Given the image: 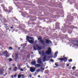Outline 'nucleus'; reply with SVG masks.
Returning a JSON list of instances; mask_svg holds the SVG:
<instances>
[{
  "instance_id": "nucleus-18",
  "label": "nucleus",
  "mask_w": 78,
  "mask_h": 78,
  "mask_svg": "<svg viewBox=\"0 0 78 78\" xmlns=\"http://www.w3.org/2000/svg\"><path fill=\"white\" fill-rule=\"evenodd\" d=\"M3 10L5 11H7V9L6 8V7H5L3 8Z\"/></svg>"
},
{
  "instance_id": "nucleus-2",
  "label": "nucleus",
  "mask_w": 78,
  "mask_h": 78,
  "mask_svg": "<svg viewBox=\"0 0 78 78\" xmlns=\"http://www.w3.org/2000/svg\"><path fill=\"white\" fill-rule=\"evenodd\" d=\"M51 53V48H49L48 50L45 52L46 54L47 55H49Z\"/></svg>"
},
{
  "instance_id": "nucleus-33",
  "label": "nucleus",
  "mask_w": 78,
  "mask_h": 78,
  "mask_svg": "<svg viewBox=\"0 0 78 78\" xmlns=\"http://www.w3.org/2000/svg\"><path fill=\"white\" fill-rule=\"evenodd\" d=\"M41 70H44V69L42 68H41Z\"/></svg>"
},
{
  "instance_id": "nucleus-16",
  "label": "nucleus",
  "mask_w": 78,
  "mask_h": 78,
  "mask_svg": "<svg viewBox=\"0 0 78 78\" xmlns=\"http://www.w3.org/2000/svg\"><path fill=\"white\" fill-rule=\"evenodd\" d=\"M17 67H15L14 69H13V71H17Z\"/></svg>"
},
{
  "instance_id": "nucleus-40",
  "label": "nucleus",
  "mask_w": 78,
  "mask_h": 78,
  "mask_svg": "<svg viewBox=\"0 0 78 78\" xmlns=\"http://www.w3.org/2000/svg\"><path fill=\"white\" fill-rule=\"evenodd\" d=\"M55 66H58V65H57V64H56V63H55Z\"/></svg>"
},
{
  "instance_id": "nucleus-27",
  "label": "nucleus",
  "mask_w": 78,
  "mask_h": 78,
  "mask_svg": "<svg viewBox=\"0 0 78 78\" xmlns=\"http://www.w3.org/2000/svg\"><path fill=\"white\" fill-rule=\"evenodd\" d=\"M9 61L11 62V61H12V58H10L9 59Z\"/></svg>"
},
{
  "instance_id": "nucleus-14",
  "label": "nucleus",
  "mask_w": 78,
  "mask_h": 78,
  "mask_svg": "<svg viewBox=\"0 0 78 78\" xmlns=\"http://www.w3.org/2000/svg\"><path fill=\"white\" fill-rule=\"evenodd\" d=\"M45 42H46L47 44H48V43H51V41L48 40L46 39Z\"/></svg>"
},
{
  "instance_id": "nucleus-37",
  "label": "nucleus",
  "mask_w": 78,
  "mask_h": 78,
  "mask_svg": "<svg viewBox=\"0 0 78 78\" xmlns=\"http://www.w3.org/2000/svg\"><path fill=\"white\" fill-rule=\"evenodd\" d=\"M9 69V70H11V69H12V68H10Z\"/></svg>"
},
{
  "instance_id": "nucleus-42",
  "label": "nucleus",
  "mask_w": 78,
  "mask_h": 78,
  "mask_svg": "<svg viewBox=\"0 0 78 78\" xmlns=\"http://www.w3.org/2000/svg\"><path fill=\"white\" fill-rule=\"evenodd\" d=\"M27 66L28 68H30V66H28V65H27Z\"/></svg>"
},
{
  "instance_id": "nucleus-10",
  "label": "nucleus",
  "mask_w": 78,
  "mask_h": 78,
  "mask_svg": "<svg viewBox=\"0 0 78 78\" xmlns=\"http://www.w3.org/2000/svg\"><path fill=\"white\" fill-rule=\"evenodd\" d=\"M30 39H32V40H33V39H34V38L32 37H30L28 36H27V37L26 40L27 41V40H30Z\"/></svg>"
},
{
  "instance_id": "nucleus-43",
  "label": "nucleus",
  "mask_w": 78,
  "mask_h": 78,
  "mask_svg": "<svg viewBox=\"0 0 78 78\" xmlns=\"http://www.w3.org/2000/svg\"><path fill=\"white\" fill-rule=\"evenodd\" d=\"M20 48L19 47L18 48V50H20Z\"/></svg>"
},
{
  "instance_id": "nucleus-23",
  "label": "nucleus",
  "mask_w": 78,
  "mask_h": 78,
  "mask_svg": "<svg viewBox=\"0 0 78 78\" xmlns=\"http://www.w3.org/2000/svg\"><path fill=\"white\" fill-rule=\"evenodd\" d=\"M1 6H2V7H3V8H5V5L2 4Z\"/></svg>"
},
{
  "instance_id": "nucleus-6",
  "label": "nucleus",
  "mask_w": 78,
  "mask_h": 78,
  "mask_svg": "<svg viewBox=\"0 0 78 78\" xmlns=\"http://www.w3.org/2000/svg\"><path fill=\"white\" fill-rule=\"evenodd\" d=\"M34 39H33L32 40H27V41L29 42V43H30V44H34Z\"/></svg>"
},
{
  "instance_id": "nucleus-29",
  "label": "nucleus",
  "mask_w": 78,
  "mask_h": 78,
  "mask_svg": "<svg viewBox=\"0 0 78 78\" xmlns=\"http://www.w3.org/2000/svg\"><path fill=\"white\" fill-rule=\"evenodd\" d=\"M0 73H2V74H3V71H0Z\"/></svg>"
},
{
  "instance_id": "nucleus-36",
  "label": "nucleus",
  "mask_w": 78,
  "mask_h": 78,
  "mask_svg": "<svg viewBox=\"0 0 78 78\" xmlns=\"http://www.w3.org/2000/svg\"><path fill=\"white\" fill-rule=\"evenodd\" d=\"M64 58V60H65V59H67V58L66 57H64V58Z\"/></svg>"
},
{
  "instance_id": "nucleus-35",
  "label": "nucleus",
  "mask_w": 78,
  "mask_h": 78,
  "mask_svg": "<svg viewBox=\"0 0 78 78\" xmlns=\"http://www.w3.org/2000/svg\"><path fill=\"white\" fill-rule=\"evenodd\" d=\"M14 77H16L17 76V75H16V74H15V75H14Z\"/></svg>"
},
{
  "instance_id": "nucleus-4",
  "label": "nucleus",
  "mask_w": 78,
  "mask_h": 78,
  "mask_svg": "<svg viewBox=\"0 0 78 78\" xmlns=\"http://www.w3.org/2000/svg\"><path fill=\"white\" fill-rule=\"evenodd\" d=\"M37 62L38 64H43V63L42 62V60H41V58H38V60L37 61Z\"/></svg>"
},
{
  "instance_id": "nucleus-52",
  "label": "nucleus",
  "mask_w": 78,
  "mask_h": 78,
  "mask_svg": "<svg viewBox=\"0 0 78 78\" xmlns=\"http://www.w3.org/2000/svg\"><path fill=\"white\" fill-rule=\"evenodd\" d=\"M22 16H23V14H22Z\"/></svg>"
},
{
  "instance_id": "nucleus-50",
  "label": "nucleus",
  "mask_w": 78,
  "mask_h": 78,
  "mask_svg": "<svg viewBox=\"0 0 78 78\" xmlns=\"http://www.w3.org/2000/svg\"><path fill=\"white\" fill-rule=\"evenodd\" d=\"M35 74H36V73H35Z\"/></svg>"
},
{
  "instance_id": "nucleus-38",
  "label": "nucleus",
  "mask_w": 78,
  "mask_h": 78,
  "mask_svg": "<svg viewBox=\"0 0 78 78\" xmlns=\"http://www.w3.org/2000/svg\"><path fill=\"white\" fill-rule=\"evenodd\" d=\"M13 28H14V27H10V28H11L12 29H13Z\"/></svg>"
},
{
  "instance_id": "nucleus-31",
  "label": "nucleus",
  "mask_w": 78,
  "mask_h": 78,
  "mask_svg": "<svg viewBox=\"0 0 78 78\" xmlns=\"http://www.w3.org/2000/svg\"><path fill=\"white\" fill-rule=\"evenodd\" d=\"M20 71H21V72H23V69H20Z\"/></svg>"
},
{
  "instance_id": "nucleus-19",
  "label": "nucleus",
  "mask_w": 78,
  "mask_h": 78,
  "mask_svg": "<svg viewBox=\"0 0 78 78\" xmlns=\"http://www.w3.org/2000/svg\"><path fill=\"white\" fill-rule=\"evenodd\" d=\"M12 19H13V20H17V19L16 17H12Z\"/></svg>"
},
{
  "instance_id": "nucleus-56",
  "label": "nucleus",
  "mask_w": 78,
  "mask_h": 78,
  "mask_svg": "<svg viewBox=\"0 0 78 78\" xmlns=\"http://www.w3.org/2000/svg\"><path fill=\"white\" fill-rule=\"evenodd\" d=\"M77 18H78V17H77Z\"/></svg>"
},
{
  "instance_id": "nucleus-26",
  "label": "nucleus",
  "mask_w": 78,
  "mask_h": 78,
  "mask_svg": "<svg viewBox=\"0 0 78 78\" xmlns=\"http://www.w3.org/2000/svg\"><path fill=\"white\" fill-rule=\"evenodd\" d=\"M21 76L22 77V78L24 77H25V76H24V75L23 74H22L21 75Z\"/></svg>"
},
{
  "instance_id": "nucleus-49",
  "label": "nucleus",
  "mask_w": 78,
  "mask_h": 78,
  "mask_svg": "<svg viewBox=\"0 0 78 78\" xmlns=\"http://www.w3.org/2000/svg\"><path fill=\"white\" fill-rule=\"evenodd\" d=\"M0 55H1V56H2V55H2V54H0Z\"/></svg>"
},
{
  "instance_id": "nucleus-1",
  "label": "nucleus",
  "mask_w": 78,
  "mask_h": 78,
  "mask_svg": "<svg viewBox=\"0 0 78 78\" xmlns=\"http://www.w3.org/2000/svg\"><path fill=\"white\" fill-rule=\"evenodd\" d=\"M34 50H36V49L37 50H40L41 49V48L38 45L34 46Z\"/></svg>"
},
{
  "instance_id": "nucleus-3",
  "label": "nucleus",
  "mask_w": 78,
  "mask_h": 78,
  "mask_svg": "<svg viewBox=\"0 0 78 78\" xmlns=\"http://www.w3.org/2000/svg\"><path fill=\"white\" fill-rule=\"evenodd\" d=\"M36 70V68L33 66H32L30 68V71L32 73L34 72Z\"/></svg>"
},
{
  "instance_id": "nucleus-47",
  "label": "nucleus",
  "mask_w": 78,
  "mask_h": 78,
  "mask_svg": "<svg viewBox=\"0 0 78 78\" xmlns=\"http://www.w3.org/2000/svg\"><path fill=\"white\" fill-rule=\"evenodd\" d=\"M38 78H40V75L38 76Z\"/></svg>"
},
{
  "instance_id": "nucleus-41",
  "label": "nucleus",
  "mask_w": 78,
  "mask_h": 78,
  "mask_svg": "<svg viewBox=\"0 0 78 78\" xmlns=\"http://www.w3.org/2000/svg\"><path fill=\"white\" fill-rule=\"evenodd\" d=\"M67 67H69V64H67Z\"/></svg>"
},
{
  "instance_id": "nucleus-45",
  "label": "nucleus",
  "mask_w": 78,
  "mask_h": 78,
  "mask_svg": "<svg viewBox=\"0 0 78 78\" xmlns=\"http://www.w3.org/2000/svg\"><path fill=\"white\" fill-rule=\"evenodd\" d=\"M4 24L5 25V26H7V24Z\"/></svg>"
},
{
  "instance_id": "nucleus-44",
  "label": "nucleus",
  "mask_w": 78,
  "mask_h": 78,
  "mask_svg": "<svg viewBox=\"0 0 78 78\" xmlns=\"http://www.w3.org/2000/svg\"><path fill=\"white\" fill-rule=\"evenodd\" d=\"M29 76H30V77H32L31 75H29Z\"/></svg>"
},
{
  "instance_id": "nucleus-11",
  "label": "nucleus",
  "mask_w": 78,
  "mask_h": 78,
  "mask_svg": "<svg viewBox=\"0 0 78 78\" xmlns=\"http://www.w3.org/2000/svg\"><path fill=\"white\" fill-rule=\"evenodd\" d=\"M39 41L40 42L42 45H44L45 44V41L43 40H41Z\"/></svg>"
},
{
  "instance_id": "nucleus-46",
  "label": "nucleus",
  "mask_w": 78,
  "mask_h": 78,
  "mask_svg": "<svg viewBox=\"0 0 78 78\" xmlns=\"http://www.w3.org/2000/svg\"><path fill=\"white\" fill-rule=\"evenodd\" d=\"M48 59H50V56H48Z\"/></svg>"
},
{
  "instance_id": "nucleus-54",
  "label": "nucleus",
  "mask_w": 78,
  "mask_h": 78,
  "mask_svg": "<svg viewBox=\"0 0 78 78\" xmlns=\"http://www.w3.org/2000/svg\"><path fill=\"white\" fill-rule=\"evenodd\" d=\"M9 31H10V30H9Z\"/></svg>"
},
{
  "instance_id": "nucleus-53",
  "label": "nucleus",
  "mask_w": 78,
  "mask_h": 78,
  "mask_svg": "<svg viewBox=\"0 0 78 78\" xmlns=\"http://www.w3.org/2000/svg\"><path fill=\"white\" fill-rule=\"evenodd\" d=\"M22 78H24V77H22Z\"/></svg>"
},
{
  "instance_id": "nucleus-20",
  "label": "nucleus",
  "mask_w": 78,
  "mask_h": 78,
  "mask_svg": "<svg viewBox=\"0 0 78 78\" xmlns=\"http://www.w3.org/2000/svg\"><path fill=\"white\" fill-rule=\"evenodd\" d=\"M58 52H56L55 54V57H56V56H57V55H57V54H58Z\"/></svg>"
},
{
  "instance_id": "nucleus-25",
  "label": "nucleus",
  "mask_w": 78,
  "mask_h": 78,
  "mask_svg": "<svg viewBox=\"0 0 78 78\" xmlns=\"http://www.w3.org/2000/svg\"><path fill=\"white\" fill-rule=\"evenodd\" d=\"M38 40H42V38L41 37H39L38 38Z\"/></svg>"
},
{
  "instance_id": "nucleus-21",
  "label": "nucleus",
  "mask_w": 78,
  "mask_h": 78,
  "mask_svg": "<svg viewBox=\"0 0 78 78\" xmlns=\"http://www.w3.org/2000/svg\"><path fill=\"white\" fill-rule=\"evenodd\" d=\"M40 69H38L37 70H36V71L37 72H40Z\"/></svg>"
},
{
  "instance_id": "nucleus-17",
  "label": "nucleus",
  "mask_w": 78,
  "mask_h": 78,
  "mask_svg": "<svg viewBox=\"0 0 78 78\" xmlns=\"http://www.w3.org/2000/svg\"><path fill=\"white\" fill-rule=\"evenodd\" d=\"M15 58H16V59H15L16 60H17V59L18 58V55H17V54H16L15 55Z\"/></svg>"
},
{
  "instance_id": "nucleus-12",
  "label": "nucleus",
  "mask_w": 78,
  "mask_h": 78,
  "mask_svg": "<svg viewBox=\"0 0 78 78\" xmlns=\"http://www.w3.org/2000/svg\"><path fill=\"white\" fill-rule=\"evenodd\" d=\"M35 67L37 68H38V67H39L41 66V64H36L35 65Z\"/></svg>"
},
{
  "instance_id": "nucleus-15",
  "label": "nucleus",
  "mask_w": 78,
  "mask_h": 78,
  "mask_svg": "<svg viewBox=\"0 0 78 78\" xmlns=\"http://www.w3.org/2000/svg\"><path fill=\"white\" fill-rule=\"evenodd\" d=\"M31 64L34 66V65H36V61H34L32 62Z\"/></svg>"
},
{
  "instance_id": "nucleus-5",
  "label": "nucleus",
  "mask_w": 78,
  "mask_h": 78,
  "mask_svg": "<svg viewBox=\"0 0 78 78\" xmlns=\"http://www.w3.org/2000/svg\"><path fill=\"white\" fill-rule=\"evenodd\" d=\"M2 55H4L5 57H8V52L6 51H5L2 53Z\"/></svg>"
},
{
  "instance_id": "nucleus-39",
  "label": "nucleus",
  "mask_w": 78,
  "mask_h": 78,
  "mask_svg": "<svg viewBox=\"0 0 78 78\" xmlns=\"http://www.w3.org/2000/svg\"><path fill=\"white\" fill-rule=\"evenodd\" d=\"M72 19H73V16H72L71 17Z\"/></svg>"
},
{
  "instance_id": "nucleus-51",
  "label": "nucleus",
  "mask_w": 78,
  "mask_h": 78,
  "mask_svg": "<svg viewBox=\"0 0 78 78\" xmlns=\"http://www.w3.org/2000/svg\"><path fill=\"white\" fill-rule=\"evenodd\" d=\"M9 28H8L7 29V30H9Z\"/></svg>"
},
{
  "instance_id": "nucleus-55",
  "label": "nucleus",
  "mask_w": 78,
  "mask_h": 78,
  "mask_svg": "<svg viewBox=\"0 0 78 78\" xmlns=\"http://www.w3.org/2000/svg\"><path fill=\"white\" fill-rule=\"evenodd\" d=\"M12 57H13V56H12Z\"/></svg>"
},
{
  "instance_id": "nucleus-22",
  "label": "nucleus",
  "mask_w": 78,
  "mask_h": 78,
  "mask_svg": "<svg viewBox=\"0 0 78 78\" xmlns=\"http://www.w3.org/2000/svg\"><path fill=\"white\" fill-rule=\"evenodd\" d=\"M60 61H63V60H64V58H61L59 59Z\"/></svg>"
},
{
  "instance_id": "nucleus-30",
  "label": "nucleus",
  "mask_w": 78,
  "mask_h": 78,
  "mask_svg": "<svg viewBox=\"0 0 78 78\" xmlns=\"http://www.w3.org/2000/svg\"><path fill=\"white\" fill-rule=\"evenodd\" d=\"M9 50L10 49L11 50H12V47H9Z\"/></svg>"
},
{
  "instance_id": "nucleus-8",
  "label": "nucleus",
  "mask_w": 78,
  "mask_h": 78,
  "mask_svg": "<svg viewBox=\"0 0 78 78\" xmlns=\"http://www.w3.org/2000/svg\"><path fill=\"white\" fill-rule=\"evenodd\" d=\"M9 11L8 10V11H7V12H11V11H12V10L13 9L12 7L11 6L9 7Z\"/></svg>"
},
{
  "instance_id": "nucleus-7",
  "label": "nucleus",
  "mask_w": 78,
  "mask_h": 78,
  "mask_svg": "<svg viewBox=\"0 0 78 78\" xmlns=\"http://www.w3.org/2000/svg\"><path fill=\"white\" fill-rule=\"evenodd\" d=\"M47 55H45L43 57L42 59L43 62H45V61H47V60L46 59V58H47Z\"/></svg>"
},
{
  "instance_id": "nucleus-32",
  "label": "nucleus",
  "mask_w": 78,
  "mask_h": 78,
  "mask_svg": "<svg viewBox=\"0 0 78 78\" xmlns=\"http://www.w3.org/2000/svg\"><path fill=\"white\" fill-rule=\"evenodd\" d=\"M51 62H54V60H53L52 59H51Z\"/></svg>"
},
{
  "instance_id": "nucleus-9",
  "label": "nucleus",
  "mask_w": 78,
  "mask_h": 78,
  "mask_svg": "<svg viewBox=\"0 0 78 78\" xmlns=\"http://www.w3.org/2000/svg\"><path fill=\"white\" fill-rule=\"evenodd\" d=\"M73 44L74 45L78 46V41H74Z\"/></svg>"
},
{
  "instance_id": "nucleus-24",
  "label": "nucleus",
  "mask_w": 78,
  "mask_h": 78,
  "mask_svg": "<svg viewBox=\"0 0 78 78\" xmlns=\"http://www.w3.org/2000/svg\"><path fill=\"white\" fill-rule=\"evenodd\" d=\"M18 78H21V75H18Z\"/></svg>"
},
{
  "instance_id": "nucleus-13",
  "label": "nucleus",
  "mask_w": 78,
  "mask_h": 78,
  "mask_svg": "<svg viewBox=\"0 0 78 78\" xmlns=\"http://www.w3.org/2000/svg\"><path fill=\"white\" fill-rule=\"evenodd\" d=\"M40 54L41 55V54L42 56H44V55H45V52L44 51H41V52H40Z\"/></svg>"
},
{
  "instance_id": "nucleus-48",
  "label": "nucleus",
  "mask_w": 78,
  "mask_h": 78,
  "mask_svg": "<svg viewBox=\"0 0 78 78\" xmlns=\"http://www.w3.org/2000/svg\"><path fill=\"white\" fill-rule=\"evenodd\" d=\"M11 77H12V78H13V76L12 75L11 76Z\"/></svg>"
},
{
  "instance_id": "nucleus-28",
  "label": "nucleus",
  "mask_w": 78,
  "mask_h": 78,
  "mask_svg": "<svg viewBox=\"0 0 78 78\" xmlns=\"http://www.w3.org/2000/svg\"><path fill=\"white\" fill-rule=\"evenodd\" d=\"M69 62H72V59H70V60H68Z\"/></svg>"
},
{
  "instance_id": "nucleus-34",
  "label": "nucleus",
  "mask_w": 78,
  "mask_h": 78,
  "mask_svg": "<svg viewBox=\"0 0 78 78\" xmlns=\"http://www.w3.org/2000/svg\"><path fill=\"white\" fill-rule=\"evenodd\" d=\"M75 66H74L72 68V69H75Z\"/></svg>"
}]
</instances>
